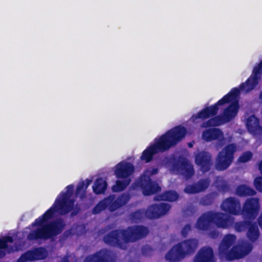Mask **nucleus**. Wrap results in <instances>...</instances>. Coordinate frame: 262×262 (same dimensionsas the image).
<instances>
[{"label":"nucleus","mask_w":262,"mask_h":262,"mask_svg":"<svg viewBox=\"0 0 262 262\" xmlns=\"http://www.w3.org/2000/svg\"><path fill=\"white\" fill-rule=\"evenodd\" d=\"M262 73V60L258 66L254 69L252 75L249 77L245 82L239 85V88H233L226 95L214 104L206 107L199 112L196 114L193 115L191 118L195 121L197 119L204 120L210 117L214 116L218 113L220 107L234 100L239 95L241 91L249 92L253 90L258 84Z\"/></svg>","instance_id":"1"},{"label":"nucleus","mask_w":262,"mask_h":262,"mask_svg":"<svg viewBox=\"0 0 262 262\" xmlns=\"http://www.w3.org/2000/svg\"><path fill=\"white\" fill-rule=\"evenodd\" d=\"M66 191H61L55 199L52 206L41 216L35 220L32 226L40 225L49 219H52L55 213L61 215H67L71 212L70 216L77 215L81 211L78 204L75 205V200L70 199L73 194L74 185H69L66 187Z\"/></svg>","instance_id":"2"},{"label":"nucleus","mask_w":262,"mask_h":262,"mask_svg":"<svg viewBox=\"0 0 262 262\" xmlns=\"http://www.w3.org/2000/svg\"><path fill=\"white\" fill-rule=\"evenodd\" d=\"M186 133V128L181 125L169 129L159 138H156L154 143L143 150L140 160L146 163L150 162L155 155L164 152L176 145L185 137Z\"/></svg>","instance_id":"3"},{"label":"nucleus","mask_w":262,"mask_h":262,"mask_svg":"<svg viewBox=\"0 0 262 262\" xmlns=\"http://www.w3.org/2000/svg\"><path fill=\"white\" fill-rule=\"evenodd\" d=\"M50 219H49L50 220ZM49 220L40 225L32 226L31 223L30 226L32 227H37V228L32 230L27 236L28 240L30 241L43 240L46 241L52 239L61 233L66 227V224L62 218H58L48 223L44 224L48 222Z\"/></svg>","instance_id":"4"},{"label":"nucleus","mask_w":262,"mask_h":262,"mask_svg":"<svg viewBox=\"0 0 262 262\" xmlns=\"http://www.w3.org/2000/svg\"><path fill=\"white\" fill-rule=\"evenodd\" d=\"M236 237L233 234L224 236L219 247V255L221 258L231 261L243 258L248 255L252 249V245L247 244L239 246H231L235 243Z\"/></svg>","instance_id":"5"},{"label":"nucleus","mask_w":262,"mask_h":262,"mask_svg":"<svg viewBox=\"0 0 262 262\" xmlns=\"http://www.w3.org/2000/svg\"><path fill=\"white\" fill-rule=\"evenodd\" d=\"M170 208V205L167 203L154 204L146 209H140L131 213L129 217L132 222L135 223L140 222L145 217L149 219H157L166 214Z\"/></svg>","instance_id":"6"},{"label":"nucleus","mask_w":262,"mask_h":262,"mask_svg":"<svg viewBox=\"0 0 262 262\" xmlns=\"http://www.w3.org/2000/svg\"><path fill=\"white\" fill-rule=\"evenodd\" d=\"M158 172L157 168L146 169L140 178L132 184L131 187L133 189H141L144 195H150L160 191L161 187L150 178V176L156 174Z\"/></svg>","instance_id":"7"},{"label":"nucleus","mask_w":262,"mask_h":262,"mask_svg":"<svg viewBox=\"0 0 262 262\" xmlns=\"http://www.w3.org/2000/svg\"><path fill=\"white\" fill-rule=\"evenodd\" d=\"M237 147L235 143H230L225 146L220 151L215 159V168L220 171L227 169L234 160V154Z\"/></svg>","instance_id":"8"},{"label":"nucleus","mask_w":262,"mask_h":262,"mask_svg":"<svg viewBox=\"0 0 262 262\" xmlns=\"http://www.w3.org/2000/svg\"><path fill=\"white\" fill-rule=\"evenodd\" d=\"M123 242L129 243L137 242L146 237L149 233L147 227L142 225L129 226L122 229Z\"/></svg>","instance_id":"9"},{"label":"nucleus","mask_w":262,"mask_h":262,"mask_svg":"<svg viewBox=\"0 0 262 262\" xmlns=\"http://www.w3.org/2000/svg\"><path fill=\"white\" fill-rule=\"evenodd\" d=\"M260 211L259 199L255 198L247 199L241 209V214L245 220L253 221Z\"/></svg>","instance_id":"10"},{"label":"nucleus","mask_w":262,"mask_h":262,"mask_svg":"<svg viewBox=\"0 0 262 262\" xmlns=\"http://www.w3.org/2000/svg\"><path fill=\"white\" fill-rule=\"evenodd\" d=\"M173 170L184 176L187 179L191 178L194 174L193 165L185 158L178 157L172 165Z\"/></svg>","instance_id":"11"},{"label":"nucleus","mask_w":262,"mask_h":262,"mask_svg":"<svg viewBox=\"0 0 262 262\" xmlns=\"http://www.w3.org/2000/svg\"><path fill=\"white\" fill-rule=\"evenodd\" d=\"M194 161L203 173L209 171L213 166L211 154L205 150L199 151L195 155Z\"/></svg>","instance_id":"12"},{"label":"nucleus","mask_w":262,"mask_h":262,"mask_svg":"<svg viewBox=\"0 0 262 262\" xmlns=\"http://www.w3.org/2000/svg\"><path fill=\"white\" fill-rule=\"evenodd\" d=\"M221 207L223 211L229 214L237 215L241 214L240 202L234 197L230 196L225 199L223 201Z\"/></svg>","instance_id":"13"},{"label":"nucleus","mask_w":262,"mask_h":262,"mask_svg":"<svg viewBox=\"0 0 262 262\" xmlns=\"http://www.w3.org/2000/svg\"><path fill=\"white\" fill-rule=\"evenodd\" d=\"M84 262H115L112 252L107 249H102L93 254L88 256Z\"/></svg>","instance_id":"14"},{"label":"nucleus","mask_w":262,"mask_h":262,"mask_svg":"<svg viewBox=\"0 0 262 262\" xmlns=\"http://www.w3.org/2000/svg\"><path fill=\"white\" fill-rule=\"evenodd\" d=\"M108 210L113 212L125 205L130 199L128 194L123 193L116 198L115 195H110L106 197Z\"/></svg>","instance_id":"15"},{"label":"nucleus","mask_w":262,"mask_h":262,"mask_svg":"<svg viewBox=\"0 0 262 262\" xmlns=\"http://www.w3.org/2000/svg\"><path fill=\"white\" fill-rule=\"evenodd\" d=\"M103 241L110 246L121 247L123 243L122 229L111 231L103 237Z\"/></svg>","instance_id":"16"},{"label":"nucleus","mask_w":262,"mask_h":262,"mask_svg":"<svg viewBox=\"0 0 262 262\" xmlns=\"http://www.w3.org/2000/svg\"><path fill=\"white\" fill-rule=\"evenodd\" d=\"M134 170L135 167L132 163L120 162L116 166L115 173L118 179H128Z\"/></svg>","instance_id":"17"},{"label":"nucleus","mask_w":262,"mask_h":262,"mask_svg":"<svg viewBox=\"0 0 262 262\" xmlns=\"http://www.w3.org/2000/svg\"><path fill=\"white\" fill-rule=\"evenodd\" d=\"M214 252L208 246L202 247L193 258V262H215Z\"/></svg>","instance_id":"18"},{"label":"nucleus","mask_w":262,"mask_h":262,"mask_svg":"<svg viewBox=\"0 0 262 262\" xmlns=\"http://www.w3.org/2000/svg\"><path fill=\"white\" fill-rule=\"evenodd\" d=\"M210 184L208 179H201L196 183L186 186L184 192L187 194H195L207 189Z\"/></svg>","instance_id":"19"},{"label":"nucleus","mask_w":262,"mask_h":262,"mask_svg":"<svg viewBox=\"0 0 262 262\" xmlns=\"http://www.w3.org/2000/svg\"><path fill=\"white\" fill-rule=\"evenodd\" d=\"M211 214L213 224L219 228H227L232 222L233 219L224 213L211 211Z\"/></svg>","instance_id":"20"},{"label":"nucleus","mask_w":262,"mask_h":262,"mask_svg":"<svg viewBox=\"0 0 262 262\" xmlns=\"http://www.w3.org/2000/svg\"><path fill=\"white\" fill-rule=\"evenodd\" d=\"M212 224L211 211H208L203 213L198 218L195 226L198 230L204 231L209 230Z\"/></svg>","instance_id":"21"},{"label":"nucleus","mask_w":262,"mask_h":262,"mask_svg":"<svg viewBox=\"0 0 262 262\" xmlns=\"http://www.w3.org/2000/svg\"><path fill=\"white\" fill-rule=\"evenodd\" d=\"M185 257L180 245L173 246L165 255V258L170 262H179Z\"/></svg>","instance_id":"22"},{"label":"nucleus","mask_w":262,"mask_h":262,"mask_svg":"<svg viewBox=\"0 0 262 262\" xmlns=\"http://www.w3.org/2000/svg\"><path fill=\"white\" fill-rule=\"evenodd\" d=\"M202 138L206 142L213 140H223L224 134L222 130L218 128H211L203 131Z\"/></svg>","instance_id":"23"},{"label":"nucleus","mask_w":262,"mask_h":262,"mask_svg":"<svg viewBox=\"0 0 262 262\" xmlns=\"http://www.w3.org/2000/svg\"><path fill=\"white\" fill-rule=\"evenodd\" d=\"M246 126L248 131L254 135L262 134V126L259 124V120L254 115L248 118Z\"/></svg>","instance_id":"24"},{"label":"nucleus","mask_w":262,"mask_h":262,"mask_svg":"<svg viewBox=\"0 0 262 262\" xmlns=\"http://www.w3.org/2000/svg\"><path fill=\"white\" fill-rule=\"evenodd\" d=\"M239 110V104L237 100L233 101L223 111L222 116L227 123L229 122L237 114Z\"/></svg>","instance_id":"25"},{"label":"nucleus","mask_w":262,"mask_h":262,"mask_svg":"<svg viewBox=\"0 0 262 262\" xmlns=\"http://www.w3.org/2000/svg\"><path fill=\"white\" fill-rule=\"evenodd\" d=\"M178 244L180 245V247L186 256L188 254L194 253L198 247V241L195 238H190Z\"/></svg>","instance_id":"26"},{"label":"nucleus","mask_w":262,"mask_h":262,"mask_svg":"<svg viewBox=\"0 0 262 262\" xmlns=\"http://www.w3.org/2000/svg\"><path fill=\"white\" fill-rule=\"evenodd\" d=\"M207 121L203 122L201 125L203 128L219 126L227 123L222 115L212 116Z\"/></svg>","instance_id":"27"},{"label":"nucleus","mask_w":262,"mask_h":262,"mask_svg":"<svg viewBox=\"0 0 262 262\" xmlns=\"http://www.w3.org/2000/svg\"><path fill=\"white\" fill-rule=\"evenodd\" d=\"M247 230L246 236L249 241L252 243L257 241L259 237L260 233L256 223L252 222Z\"/></svg>","instance_id":"28"},{"label":"nucleus","mask_w":262,"mask_h":262,"mask_svg":"<svg viewBox=\"0 0 262 262\" xmlns=\"http://www.w3.org/2000/svg\"><path fill=\"white\" fill-rule=\"evenodd\" d=\"M179 197V195L176 191L167 190L161 194L157 195L155 197V200L172 202L177 201Z\"/></svg>","instance_id":"29"},{"label":"nucleus","mask_w":262,"mask_h":262,"mask_svg":"<svg viewBox=\"0 0 262 262\" xmlns=\"http://www.w3.org/2000/svg\"><path fill=\"white\" fill-rule=\"evenodd\" d=\"M92 181L86 179L85 181H82L78 184L76 190V195L79 196L80 199H83L86 196V190L92 183Z\"/></svg>","instance_id":"30"},{"label":"nucleus","mask_w":262,"mask_h":262,"mask_svg":"<svg viewBox=\"0 0 262 262\" xmlns=\"http://www.w3.org/2000/svg\"><path fill=\"white\" fill-rule=\"evenodd\" d=\"M236 194L239 196H253L256 194V192L253 189L243 184L236 187Z\"/></svg>","instance_id":"31"},{"label":"nucleus","mask_w":262,"mask_h":262,"mask_svg":"<svg viewBox=\"0 0 262 262\" xmlns=\"http://www.w3.org/2000/svg\"><path fill=\"white\" fill-rule=\"evenodd\" d=\"M107 184L102 178L97 179L93 186V191L96 194L104 193L106 190Z\"/></svg>","instance_id":"32"},{"label":"nucleus","mask_w":262,"mask_h":262,"mask_svg":"<svg viewBox=\"0 0 262 262\" xmlns=\"http://www.w3.org/2000/svg\"><path fill=\"white\" fill-rule=\"evenodd\" d=\"M14 239L11 236H5L0 238V259L6 256L5 250L8 248V243H13Z\"/></svg>","instance_id":"33"},{"label":"nucleus","mask_w":262,"mask_h":262,"mask_svg":"<svg viewBox=\"0 0 262 262\" xmlns=\"http://www.w3.org/2000/svg\"><path fill=\"white\" fill-rule=\"evenodd\" d=\"M130 178L124 179L123 180H117L116 184L112 187L114 192H121L124 190L130 183Z\"/></svg>","instance_id":"34"},{"label":"nucleus","mask_w":262,"mask_h":262,"mask_svg":"<svg viewBox=\"0 0 262 262\" xmlns=\"http://www.w3.org/2000/svg\"><path fill=\"white\" fill-rule=\"evenodd\" d=\"M217 195V193L216 192L209 193L201 198L199 203L203 206L211 205L214 202Z\"/></svg>","instance_id":"35"},{"label":"nucleus","mask_w":262,"mask_h":262,"mask_svg":"<svg viewBox=\"0 0 262 262\" xmlns=\"http://www.w3.org/2000/svg\"><path fill=\"white\" fill-rule=\"evenodd\" d=\"M81 226L79 225H75L70 228V229L66 230L62 234L61 238L63 240H66L69 237L73 236L74 235H80L82 234V232L79 233L77 232L78 228H81Z\"/></svg>","instance_id":"36"},{"label":"nucleus","mask_w":262,"mask_h":262,"mask_svg":"<svg viewBox=\"0 0 262 262\" xmlns=\"http://www.w3.org/2000/svg\"><path fill=\"white\" fill-rule=\"evenodd\" d=\"M108 199L106 198H104L103 200L98 202V203L93 208L92 213L94 214H97L100 213L101 211L105 210L106 209H108L107 203Z\"/></svg>","instance_id":"37"},{"label":"nucleus","mask_w":262,"mask_h":262,"mask_svg":"<svg viewBox=\"0 0 262 262\" xmlns=\"http://www.w3.org/2000/svg\"><path fill=\"white\" fill-rule=\"evenodd\" d=\"M36 260L34 250H28L23 253L17 259V262H27Z\"/></svg>","instance_id":"38"},{"label":"nucleus","mask_w":262,"mask_h":262,"mask_svg":"<svg viewBox=\"0 0 262 262\" xmlns=\"http://www.w3.org/2000/svg\"><path fill=\"white\" fill-rule=\"evenodd\" d=\"M252 221L249 220L237 222L234 223V227L236 231L241 232L248 229Z\"/></svg>","instance_id":"39"},{"label":"nucleus","mask_w":262,"mask_h":262,"mask_svg":"<svg viewBox=\"0 0 262 262\" xmlns=\"http://www.w3.org/2000/svg\"><path fill=\"white\" fill-rule=\"evenodd\" d=\"M36 260H42L46 258L47 252L45 248L40 247L33 249Z\"/></svg>","instance_id":"40"},{"label":"nucleus","mask_w":262,"mask_h":262,"mask_svg":"<svg viewBox=\"0 0 262 262\" xmlns=\"http://www.w3.org/2000/svg\"><path fill=\"white\" fill-rule=\"evenodd\" d=\"M253 154L250 151L243 152L238 158V161L241 163H246L252 158Z\"/></svg>","instance_id":"41"},{"label":"nucleus","mask_w":262,"mask_h":262,"mask_svg":"<svg viewBox=\"0 0 262 262\" xmlns=\"http://www.w3.org/2000/svg\"><path fill=\"white\" fill-rule=\"evenodd\" d=\"M154 251L153 248L149 245L143 246L141 249L142 254L144 256H150Z\"/></svg>","instance_id":"42"},{"label":"nucleus","mask_w":262,"mask_h":262,"mask_svg":"<svg viewBox=\"0 0 262 262\" xmlns=\"http://www.w3.org/2000/svg\"><path fill=\"white\" fill-rule=\"evenodd\" d=\"M216 187L219 191L224 193L228 192L230 189L229 185L225 182H223L221 184L217 185Z\"/></svg>","instance_id":"43"},{"label":"nucleus","mask_w":262,"mask_h":262,"mask_svg":"<svg viewBox=\"0 0 262 262\" xmlns=\"http://www.w3.org/2000/svg\"><path fill=\"white\" fill-rule=\"evenodd\" d=\"M191 226L190 224H186L181 230V234L184 237H186L189 232L191 231Z\"/></svg>","instance_id":"44"},{"label":"nucleus","mask_w":262,"mask_h":262,"mask_svg":"<svg viewBox=\"0 0 262 262\" xmlns=\"http://www.w3.org/2000/svg\"><path fill=\"white\" fill-rule=\"evenodd\" d=\"M209 235L212 238H216L219 236V232L216 230H212L209 232Z\"/></svg>","instance_id":"45"},{"label":"nucleus","mask_w":262,"mask_h":262,"mask_svg":"<svg viewBox=\"0 0 262 262\" xmlns=\"http://www.w3.org/2000/svg\"><path fill=\"white\" fill-rule=\"evenodd\" d=\"M61 262H70L67 258H64Z\"/></svg>","instance_id":"46"},{"label":"nucleus","mask_w":262,"mask_h":262,"mask_svg":"<svg viewBox=\"0 0 262 262\" xmlns=\"http://www.w3.org/2000/svg\"><path fill=\"white\" fill-rule=\"evenodd\" d=\"M259 98L261 100H262V91L260 93L259 95Z\"/></svg>","instance_id":"47"},{"label":"nucleus","mask_w":262,"mask_h":262,"mask_svg":"<svg viewBox=\"0 0 262 262\" xmlns=\"http://www.w3.org/2000/svg\"><path fill=\"white\" fill-rule=\"evenodd\" d=\"M192 146H193V145H192V144L191 143H188V146H189V147H192Z\"/></svg>","instance_id":"48"}]
</instances>
